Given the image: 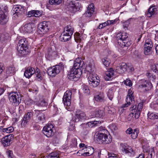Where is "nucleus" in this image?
<instances>
[{
    "label": "nucleus",
    "instance_id": "42",
    "mask_svg": "<svg viewBox=\"0 0 158 158\" xmlns=\"http://www.w3.org/2000/svg\"><path fill=\"white\" fill-rule=\"evenodd\" d=\"M27 40H19L18 46L23 48L27 47Z\"/></svg>",
    "mask_w": 158,
    "mask_h": 158
},
{
    "label": "nucleus",
    "instance_id": "43",
    "mask_svg": "<svg viewBox=\"0 0 158 158\" xmlns=\"http://www.w3.org/2000/svg\"><path fill=\"white\" fill-rule=\"evenodd\" d=\"M62 2V0H49V2L51 5H57L60 4Z\"/></svg>",
    "mask_w": 158,
    "mask_h": 158
},
{
    "label": "nucleus",
    "instance_id": "12",
    "mask_svg": "<svg viewBox=\"0 0 158 158\" xmlns=\"http://www.w3.org/2000/svg\"><path fill=\"white\" fill-rule=\"evenodd\" d=\"M80 3H75L73 1H71L67 5V8L68 10L71 13H75L79 10L81 7Z\"/></svg>",
    "mask_w": 158,
    "mask_h": 158
},
{
    "label": "nucleus",
    "instance_id": "13",
    "mask_svg": "<svg viewBox=\"0 0 158 158\" xmlns=\"http://www.w3.org/2000/svg\"><path fill=\"white\" fill-rule=\"evenodd\" d=\"M53 129H54L53 126L51 124H48L45 126L42 130L43 134L48 137L52 136L54 134Z\"/></svg>",
    "mask_w": 158,
    "mask_h": 158
},
{
    "label": "nucleus",
    "instance_id": "19",
    "mask_svg": "<svg viewBox=\"0 0 158 158\" xmlns=\"http://www.w3.org/2000/svg\"><path fill=\"white\" fill-rule=\"evenodd\" d=\"M33 113L32 112H28L25 114L22 120L21 125L25 127L31 118L33 116Z\"/></svg>",
    "mask_w": 158,
    "mask_h": 158
},
{
    "label": "nucleus",
    "instance_id": "17",
    "mask_svg": "<svg viewBox=\"0 0 158 158\" xmlns=\"http://www.w3.org/2000/svg\"><path fill=\"white\" fill-rule=\"evenodd\" d=\"M152 42L151 40H146L144 46V53L145 55H150L152 53Z\"/></svg>",
    "mask_w": 158,
    "mask_h": 158
},
{
    "label": "nucleus",
    "instance_id": "35",
    "mask_svg": "<svg viewBox=\"0 0 158 158\" xmlns=\"http://www.w3.org/2000/svg\"><path fill=\"white\" fill-rule=\"evenodd\" d=\"M104 115V112L103 111L100 110H96L94 113V116L96 117L102 118Z\"/></svg>",
    "mask_w": 158,
    "mask_h": 158
},
{
    "label": "nucleus",
    "instance_id": "44",
    "mask_svg": "<svg viewBox=\"0 0 158 158\" xmlns=\"http://www.w3.org/2000/svg\"><path fill=\"white\" fill-rule=\"evenodd\" d=\"M147 76H148V78L150 81H152L153 82L155 81L156 77L155 75H154L153 74L150 73H147Z\"/></svg>",
    "mask_w": 158,
    "mask_h": 158
},
{
    "label": "nucleus",
    "instance_id": "6",
    "mask_svg": "<svg viewBox=\"0 0 158 158\" xmlns=\"http://www.w3.org/2000/svg\"><path fill=\"white\" fill-rule=\"evenodd\" d=\"M120 148L123 153L126 154L130 157H133L136 154L135 150L127 144L121 143Z\"/></svg>",
    "mask_w": 158,
    "mask_h": 158
},
{
    "label": "nucleus",
    "instance_id": "39",
    "mask_svg": "<svg viewBox=\"0 0 158 158\" xmlns=\"http://www.w3.org/2000/svg\"><path fill=\"white\" fill-rule=\"evenodd\" d=\"M13 36H10L7 33H6L1 35L0 36V39L2 40H8L10 39H13Z\"/></svg>",
    "mask_w": 158,
    "mask_h": 158
},
{
    "label": "nucleus",
    "instance_id": "33",
    "mask_svg": "<svg viewBox=\"0 0 158 158\" xmlns=\"http://www.w3.org/2000/svg\"><path fill=\"white\" fill-rule=\"evenodd\" d=\"M6 73L9 76L14 75L15 73V68L12 66L8 67L6 70Z\"/></svg>",
    "mask_w": 158,
    "mask_h": 158
},
{
    "label": "nucleus",
    "instance_id": "59",
    "mask_svg": "<svg viewBox=\"0 0 158 158\" xmlns=\"http://www.w3.org/2000/svg\"><path fill=\"white\" fill-rule=\"evenodd\" d=\"M122 36H123L122 33H120L117 34L116 36L117 40H123V38H122Z\"/></svg>",
    "mask_w": 158,
    "mask_h": 158
},
{
    "label": "nucleus",
    "instance_id": "11",
    "mask_svg": "<svg viewBox=\"0 0 158 158\" xmlns=\"http://www.w3.org/2000/svg\"><path fill=\"white\" fill-rule=\"evenodd\" d=\"M85 117L86 115L84 112L77 110L74 112L72 120L74 122H77L83 119H85Z\"/></svg>",
    "mask_w": 158,
    "mask_h": 158
},
{
    "label": "nucleus",
    "instance_id": "4",
    "mask_svg": "<svg viewBox=\"0 0 158 158\" xmlns=\"http://www.w3.org/2000/svg\"><path fill=\"white\" fill-rule=\"evenodd\" d=\"M9 99L10 103L13 106H18L21 101V95L19 94L17 92H12L9 94Z\"/></svg>",
    "mask_w": 158,
    "mask_h": 158
},
{
    "label": "nucleus",
    "instance_id": "28",
    "mask_svg": "<svg viewBox=\"0 0 158 158\" xmlns=\"http://www.w3.org/2000/svg\"><path fill=\"white\" fill-rule=\"evenodd\" d=\"M35 104L39 107L47 106L48 105L47 102L42 98H40L39 100L35 101Z\"/></svg>",
    "mask_w": 158,
    "mask_h": 158
},
{
    "label": "nucleus",
    "instance_id": "24",
    "mask_svg": "<svg viewBox=\"0 0 158 158\" xmlns=\"http://www.w3.org/2000/svg\"><path fill=\"white\" fill-rule=\"evenodd\" d=\"M35 73V71L34 68L28 67L25 70L24 75L26 78H29Z\"/></svg>",
    "mask_w": 158,
    "mask_h": 158
},
{
    "label": "nucleus",
    "instance_id": "54",
    "mask_svg": "<svg viewBox=\"0 0 158 158\" xmlns=\"http://www.w3.org/2000/svg\"><path fill=\"white\" fill-rule=\"evenodd\" d=\"M38 71H37L36 72H35V74L36 75V77L39 79L40 80H41L42 79V77L40 73V71H39V69Z\"/></svg>",
    "mask_w": 158,
    "mask_h": 158
},
{
    "label": "nucleus",
    "instance_id": "45",
    "mask_svg": "<svg viewBox=\"0 0 158 158\" xmlns=\"http://www.w3.org/2000/svg\"><path fill=\"white\" fill-rule=\"evenodd\" d=\"M138 133L139 131L137 130H134L131 135V138L133 139H136L138 136Z\"/></svg>",
    "mask_w": 158,
    "mask_h": 158
},
{
    "label": "nucleus",
    "instance_id": "16",
    "mask_svg": "<svg viewBox=\"0 0 158 158\" xmlns=\"http://www.w3.org/2000/svg\"><path fill=\"white\" fill-rule=\"evenodd\" d=\"M13 139V135L11 134L3 137L2 139L1 142L4 147H6L10 145L11 143V141Z\"/></svg>",
    "mask_w": 158,
    "mask_h": 158
},
{
    "label": "nucleus",
    "instance_id": "58",
    "mask_svg": "<svg viewBox=\"0 0 158 158\" xmlns=\"http://www.w3.org/2000/svg\"><path fill=\"white\" fill-rule=\"evenodd\" d=\"M130 41H131V40H130V41H129V40H127V41H124V46L127 47L130 46L131 44Z\"/></svg>",
    "mask_w": 158,
    "mask_h": 158
},
{
    "label": "nucleus",
    "instance_id": "22",
    "mask_svg": "<svg viewBox=\"0 0 158 158\" xmlns=\"http://www.w3.org/2000/svg\"><path fill=\"white\" fill-rule=\"evenodd\" d=\"M81 59L79 58H77L74 61L73 65L72 68L77 70H81V68L83 66V62L81 60Z\"/></svg>",
    "mask_w": 158,
    "mask_h": 158
},
{
    "label": "nucleus",
    "instance_id": "32",
    "mask_svg": "<svg viewBox=\"0 0 158 158\" xmlns=\"http://www.w3.org/2000/svg\"><path fill=\"white\" fill-rule=\"evenodd\" d=\"M87 149L86 151H88V152H86L83 154V156H90L94 152V148L92 147H89L86 148Z\"/></svg>",
    "mask_w": 158,
    "mask_h": 158
},
{
    "label": "nucleus",
    "instance_id": "31",
    "mask_svg": "<svg viewBox=\"0 0 158 158\" xmlns=\"http://www.w3.org/2000/svg\"><path fill=\"white\" fill-rule=\"evenodd\" d=\"M105 96L103 93H100L95 97V100L99 102H103L105 100Z\"/></svg>",
    "mask_w": 158,
    "mask_h": 158
},
{
    "label": "nucleus",
    "instance_id": "30",
    "mask_svg": "<svg viewBox=\"0 0 158 158\" xmlns=\"http://www.w3.org/2000/svg\"><path fill=\"white\" fill-rule=\"evenodd\" d=\"M25 9V7L24 6L20 5H17L15 8V11L16 13L22 14L24 12Z\"/></svg>",
    "mask_w": 158,
    "mask_h": 158
},
{
    "label": "nucleus",
    "instance_id": "56",
    "mask_svg": "<svg viewBox=\"0 0 158 158\" xmlns=\"http://www.w3.org/2000/svg\"><path fill=\"white\" fill-rule=\"evenodd\" d=\"M14 131V128L12 127H9L6 128V133H10Z\"/></svg>",
    "mask_w": 158,
    "mask_h": 158
},
{
    "label": "nucleus",
    "instance_id": "46",
    "mask_svg": "<svg viewBox=\"0 0 158 158\" xmlns=\"http://www.w3.org/2000/svg\"><path fill=\"white\" fill-rule=\"evenodd\" d=\"M77 142L76 139L73 138L72 139L70 145L71 147H76L77 146Z\"/></svg>",
    "mask_w": 158,
    "mask_h": 158
},
{
    "label": "nucleus",
    "instance_id": "57",
    "mask_svg": "<svg viewBox=\"0 0 158 158\" xmlns=\"http://www.w3.org/2000/svg\"><path fill=\"white\" fill-rule=\"evenodd\" d=\"M87 127H94V125H93V123H92V121L89 122L87 123L85 125V128H87Z\"/></svg>",
    "mask_w": 158,
    "mask_h": 158
},
{
    "label": "nucleus",
    "instance_id": "41",
    "mask_svg": "<svg viewBox=\"0 0 158 158\" xmlns=\"http://www.w3.org/2000/svg\"><path fill=\"white\" fill-rule=\"evenodd\" d=\"M82 90L84 93L86 95H89L90 93V91L88 86L83 85Z\"/></svg>",
    "mask_w": 158,
    "mask_h": 158
},
{
    "label": "nucleus",
    "instance_id": "26",
    "mask_svg": "<svg viewBox=\"0 0 158 158\" xmlns=\"http://www.w3.org/2000/svg\"><path fill=\"white\" fill-rule=\"evenodd\" d=\"M157 12V9L156 6H151L148 10L147 16L148 17H150L152 15L156 14Z\"/></svg>",
    "mask_w": 158,
    "mask_h": 158
},
{
    "label": "nucleus",
    "instance_id": "9",
    "mask_svg": "<svg viewBox=\"0 0 158 158\" xmlns=\"http://www.w3.org/2000/svg\"><path fill=\"white\" fill-rule=\"evenodd\" d=\"M82 74L81 70H77L72 68L68 73V77L70 80L75 81L78 80V78L80 77Z\"/></svg>",
    "mask_w": 158,
    "mask_h": 158
},
{
    "label": "nucleus",
    "instance_id": "7",
    "mask_svg": "<svg viewBox=\"0 0 158 158\" xmlns=\"http://www.w3.org/2000/svg\"><path fill=\"white\" fill-rule=\"evenodd\" d=\"M152 83L144 79H142L139 81L138 88L144 92L150 91L152 87Z\"/></svg>",
    "mask_w": 158,
    "mask_h": 158
},
{
    "label": "nucleus",
    "instance_id": "40",
    "mask_svg": "<svg viewBox=\"0 0 158 158\" xmlns=\"http://www.w3.org/2000/svg\"><path fill=\"white\" fill-rule=\"evenodd\" d=\"M102 61L103 64L106 67L109 66L110 64V60L109 59L105 57L102 59Z\"/></svg>",
    "mask_w": 158,
    "mask_h": 158
},
{
    "label": "nucleus",
    "instance_id": "18",
    "mask_svg": "<svg viewBox=\"0 0 158 158\" xmlns=\"http://www.w3.org/2000/svg\"><path fill=\"white\" fill-rule=\"evenodd\" d=\"M17 49L18 51L19 56L25 57L28 55L30 51L27 47H21L20 46H18Z\"/></svg>",
    "mask_w": 158,
    "mask_h": 158
},
{
    "label": "nucleus",
    "instance_id": "47",
    "mask_svg": "<svg viewBox=\"0 0 158 158\" xmlns=\"http://www.w3.org/2000/svg\"><path fill=\"white\" fill-rule=\"evenodd\" d=\"M123 26L124 29H127L130 24V20H128L123 23Z\"/></svg>",
    "mask_w": 158,
    "mask_h": 158
},
{
    "label": "nucleus",
    "instance_id": "14",
    "mask_svg": "<svg viewBox=\"0 0 158 158\" xmlns=\"http://www.w3.org/2000/svg\"><path fill=\"white\" fill-rule=\"evenodd\" d=\"M133 92L131 89H130L128 91V95L126 98V103L123 105V107H126L129 106L131 104L134 102V96L133 95Z\"/></svg>",
    "mask_w": 158,
    "mask_h": 158
},
{
    "label": "nucleus",
    "instance_id": "38",
    "mask_svg": "<svg viewBox=\"0 0 158 158\" xmlns=\"http://www.w3.org/2000/svg\"><path fill=\"white\" fill-rule=\"evenodd\" d=\"M148 118L154 120L158 119V114H155L153 113H148Z\"/></svg>",
    "mask_w": 158,
    "mask_h": 158
},
{
    "label": "nucleus",
    "instance_id": "37",
    "mask_svg": "<svg viewBox=\"0 0 158 158\" xmlns=\"http://www.w3.org/2000/svg\"><path fill=\"white\" fill-rule=\"evenodd\" d=\"M59 155L58 153L56 152H52L47 156L45 158H58Z\"/></svg>",
    "mask_w": 158,
    "mask_h": 158
},
{
    "label": "nucleus",
    "instance_id": "64",
    "mask_svg": "<svg viewBox=\"0 0 158 158\" xmlns=\"http://www.w3.org/2000/svg\"><path fill=\"white\" fill-rule=\"evenodd\" d=\"M109 158H118L117 155L114 154H109Z\"/></svg>",
    "mask_w": 158,
    "mask_h": 158
},
{
    "label": "nucleus",
    "instance_id": "60",
    "mask_svg": "<svg viewBox=\"0 0 158 158\" xmlns=\"http://www.w3.org/2000/svg\"><path fill=\"white\" fill-rule=\"evenodd\" d=\"M6 101L5 98H3L0 100V106L2 107L4 105Z\"/></svg>",
    "mask_w": 158,
    "mask_h": 158
},
{
    "label": "nucleus",
    "instance_id": "34",
    "mask_svg": "<svg viewBox=\"0 0 158 158\" xmlns=\"http://www.w3.org/2000/svg\"><path fill=\"white\" fill-rule=\"evenodd\" d=\"M8 8L5 5H0V14H7Z\"/></svg>",
    "mask_w": 158,
    "mask_h": 158
},
{
    "label": "nucleus",
    "instance_id": "50",
    "mask_svg": "<svg viewBox=\"0 0 158 158\" xmlns=\"http://www.w3.org/2000/svg\"><path fill=\"white\" fill-rule=\"evenodd\" d=\"M25 102L26 104L31 106L33 104L34 101L31 99L28 98L25 100Z\"/></svg>",
    "mask_w": 158,
    "mask_h": 158
},
{
    "label": "nucleus",
    "instance_id": "3",
    "mask_svg": "<svg viewBox=\"0 0 158 158\" xmlns=\"http://www.w3.org/2000/svg\"><path fill=\"white\" fill-rule=\"evenodd\" d=\"M86 70L90 73L88 78V82L90 85L94 88L98 86L100 81V80L98 78L99 77H97L96 75L91 73L92 69L90 67H87Z\"/></svg>",
    "mask_w": 158,
    "mask_h": 158
},
{
    "label": "nucleus",
    "instance_id": "27",
    "mask_svg": "<svg viewBox=\"0 0 158 158\" xmlns=\"http://www.w3.org/2000/svg\"><path fill=\"white\" fill-rule=\"evenodd\" d=\"M7 14H0V24H6L8 21Z\"/></svg>",
    "mask_w": 158,
    "mask_h": 158
},
{
    "label": "nucleus",
    "instance_id": "20",
    "mask_svg": "<svg viewBox=\"0 0 158 158\" xmlns=\"http://www.w3.org/2000/svg\"><path fill=\"white\" fill-rule=\"evenodd\" d=\"M35 114L36 116L38 123H43L45 121V117L44 114L38 110H35Z\"/></svg>",
    "mask_w": 158,
    "mask_h": 158
},
{
    "label": "nucleus",
    "instance_id": "61",
    "mask_svg": "<svg viewBox=\"0 0 158 158\" xmlns=\"http://www.w3.org/2000/svg\"><path fill=\"white\" fill-rule=\"evenodd\" d=\"M133 130L131 128H128L126 131V132L127 134L131 135L133 131Z\"/></svg>",
    "mask_w": 158,
    "mask_h": 158
},
{
    "label": "nucleus",
    "instance_id": "36",
    "mask_svg": "<svg viewBox=\"0 0 158 158\" xmlns=\"http://www.w3.org/2000/svg\"><path fill=\"white\" fill-rule=\"evenodd\" d=\"M114 88L112 87L110 89L108 92L107 96L109 98L112 100L114 97Z\"/></svg>",
    "mask_w": 158,
    "mask_h": 158
},
{
    "label": "nucleus",
    "instance_id": "2",
    "mask_svg": "<svg viewBox=\"0 0 158 158\" xmlns=\"http://www.w3.org/2000/svg\"><path fill=\"white\" fill-rule=\"evenodd\" d=\"M106 130H101L97 135V141L99 143L109 144L112 141L110 135H108L106 133H107Z\"/></svg>",
    "mask_w": 158,
    "mask_h": 158
},
{
    "label": "nucleus",
    "instance_id": "51",
    "mask_svg": "<svg viewBox=\"0 0 158 158\" xmlns=\"http://www.w3.org/2000/svg\"><path fill=\"white\" fill-rule=\"evenodd\" d=\"M6 153L8 158H13V154L12 151L10 150H7L6 152Z\"/></svg>",
    "mask_w": 158,
    "mask_h": 158
},
{
    "label": "nucleus",
    "instance_id": "10",
    "mask_svg": "<svg viewBox=\"0 0 158 158\" xmlns=\"http://www.w3.org/2000/svg\"><path fill=\"white\" fill-rule=\"evenodd\" d=\"M50 27L49 22L44 21L41 22L38 26V32L40 34H44L48 31Z\"/></svg>",
    "mask_w": 158,
    "mask_h": 158
},
{
    "label": "nucleus",
    "instance_id": "1",
    "mask_svg": "<svg viewBox=\"0 0 158 158\" xmlns=\"http://www.w3.org/2000/svg\"><path fill=\"white\" fill-rule=\"evenodd\" d=\"M143 106V102H141L137 106L135 105L131 106L130 108L131 113L127 117V120L128 121H132L134 117L135 119H138L140 116Z\"/></svg>",
    "mask_w": 158,
    "mask_h": 158
},
{
    "label": "nucleus",
    "instance_id": "49",
    "mask_svg": "<svg viewBox=\"0 0 158 158\" xmlns=\"http://www.w3.org/2000/svg\"><path fill=\"white\" fill-rule=\"evenodd\" d=\"M0 132L1 133L0 134V136H3L4 133H6V128H4L3 127H0Z\"/></svg>",
    "mask_w": 158,
    "mask_h": 158
},
{
    "label": "nucleus",
    "instance_id": "29",
    "mask_svg": "<svg viewBox=\"0 0 158 158\" xmlns=\"http://www.w3.org/2000/svg\"><path fill=\"white\" fill-rule=\"evenodd\" d=\"M94 10V5L93 3L90 4L87 8V10L85 12L87 16H91Z\"/></svg>",
    "mask_w": 158,
    "mask_h": 158
},
{
    "label": "nucleus",
    "instance_id": "63",
    "mask_svg": "<svg viewBox=\"0 0 158 158\" xmlns=\"http://www.w3.org/2000/svg\"><path fill=\"white\" fill-rule=\"evenodd\" d=\"M35 10H33L30 11H29L28 12L27 15L29 17L34 16V14Z\"/></svg>",
    "mask_w": 158,
    "mask_h": 158
},
{
    "label": "nucleus",
    "instance_id": "8",
    "mask_svg": "<svg viewBox=\"0 0 158 158\" xmlns=\"http://www.w3.org/2000/svg\"><path fill=\"white\" fill-rule=\"evenodd\" d=\"M73 28L70 25H67L64 29L63 32L60 36V39L62 40H69L73 35Z\"/></svg>",
    "mask_w": 158,
    "mask_h": 158
},
{
    "label": "nucleus",
    "instance_id": "15",
    "mask_svg": "<svg viewBox=\"0 0 158 158\" xmlns=\"http://www.w3.org/2000/svg\"><path fill=\"white\" fill-rule=\"evenodd\" d=\"M72 92L71 91H66L63 98V102L64 106H69L71 104Z\"/></svg>",
    "mask_w": 158,
    "mask_h": 158
},
{
    "label": "nucleus",
    "instance_id": "23",
    "mask_svg": "<svg viewBox=\"0 0 158 158\" xmlns=\"http://www.w3.org/2000/svg\"><path fill=\"white\" fill-rule=\"evenodd\" d=\"M33 26L32 23H26L22 27V30L25 33H30L33 31Z\"/></svg>",
    "mask_w": 158,
    "mask_h": 158
},
{
    "label": "nucleus",
    "instance_id": "53",
    "mask_svg": "<svg viewBox=\"0 0 158 158\" xmlns=\"http://www.w3.org/2000/svg\"><path fill=\"white\" fill-rule=\"evenodd\" d=\"M34 14V16L35 17H38L41 15L42 13L41 11L40 10H35Z\"/></svg>",
    "mask_w": 158,
    "mask_h": 158
},
{
    "label": "nucleus",
    "instance_id": "62",
    "mask_svg": "<svg viewBox=\"0 0 158 158\" xmlns=\"http://www.w3.org/2000/svg\"><path fill=\"white\" fill-rule=\"evenodd\" d=\"M119 41L118 42V43L120 46L121 47H124L125 46H124V41H127V40H119Z\"/></svg>",
    "mask_w": 158,
    "mask_h": 158
},
{
    "label": "nucleus",
    "instance_id": "48",
    "mask_svg": "<svg viewBox=\"0 0 158 158\" xmlns=\"http://www.w3.org/2000/svg\"><path fill=\"white\" fill-rule=\"evenodd\" d=\"M123 82L126 85L130 87L132 86V85L131 81L128 79H127L126 80H124Z\"/></svg>",
    "mask_w": 158,
    "mask_h": 158
},
{
    "label": "nucleus",
    "instance_id": "5",
    "mask_svg": "<svg viewBox=\"0 0 158 158\" xmlns=\"http://www.w3.org/2000/svg\"><path fill=\"white\" fill-rule=\"evenodd\" d=\"M64 68V67L63 64L60 63L58 65L49 68L47 69V73L49 76L53 77L63 70Z\"/></svg>",
    "mask_w": 158,
    "mask_h": 158
},
{
    "label": "nucleus",
    "instance_id": "25",
    "mask_svg": "<svg viewBox=\"0 0 158 158\" xmlns=\"http://www.w3.org/2000/svg\"><path fill=\"white\" fill-rule=\"evenodd\" d=\"M114 71L113 69L110 68L105 73L104 78L106 81H110L112 80L114 74Z\"/></svg>",
    "mask_w": 158,
    "mask_h": 158
},
{
    "label": "nucleus",
    "instance_id": "21",
    "mask_svg": "<svg viewBox=\"0 0 158 158\" xmlns=\"http://www.w3.org/2000/svg\"><path fill=\"white\" fill-rule=\"evenodd\" d=\"M128 66L125 63H122L116 67V71L119 73H123L126 72Z\"/></svg>",
    "mask_w": 158,
    "mask_h": 158
},
{
    "label": "nucleus",
    "instance_id": "55",
    "mask_svg": "<svg viewBox=\"0 0 158 158\" xmlns=\"http://www.w3.org/2000/svg\"><path fill=\"white\" fill-rule=\"evenodd\" d=\"M155 156V153L153 151V150L149 152L148 154L147 157L146 158H153Z\"/></svg>",
    "mask_w": 158,
    "mask_h": 158
},
{
    "label": "nucleus",
    "instance_id": "52",
    "mask_svg": "<svg viewBox=\"0 0 158 158\" xmlns=\"http://www.w3.org/2000/svg\"><path fill=\"white\" fill-rule=\"evenodd\" d=\"M152 69L155 73H156L158 71V64H154L152 66Z\"/></svg>",
    "mask_w": 158,
    "mask_h": 158
}]
</instances>
